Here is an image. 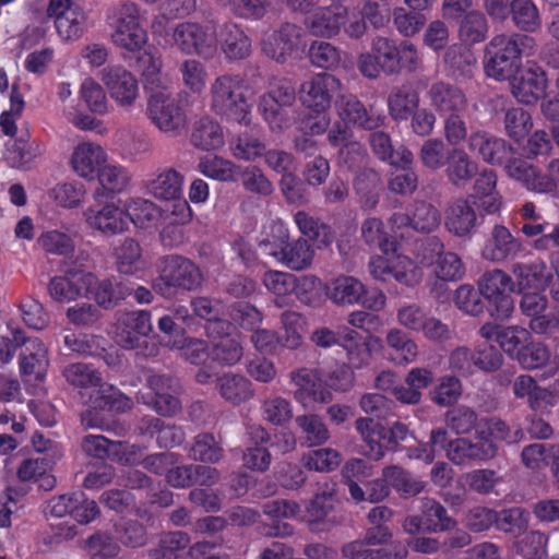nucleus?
I'll use <instances>...</instances> for the list:
<instances>
[{
  "instance_id": "obj_43",
  "label": "nucleus",
  "mask_w": 559,
  "mask_h": 559,
  "mask_svg": "<svg viewBox=\"0 0 559 559\" xmlns=\"http://www.w3.org/2000/svg\"><path fill=\"white\" fill-rule=\"evenodd\" d=\"M364 284L353 276H340L325 286V296L335 305L359 304Z\"/></svg>"
},
{
  "instance_id": "obj_45",
  "label": "nucleus",
  "mask_w": 559,
  "mask_h": 559,
  "mask_svg": "<svg viewBox=\"0 0 559 559\" xmlns=\"http://www.w3.org/2000/svg\"><path fill=\"white\" fill-rule=\"evenodd\" d=\"M342 347L346 350L352 369H360L371 362L372 350L370 343L355 330H344Z\"/></svg>"
},
{
  "instance_id": "obj_4",
  "label": "nucleus",
  "mask_w": 559,
  "mask_h": 559,
  "mask_svg": "<svg viewBox=\"0 0 559 559\" xmlns=\"http://www.w3.org/2000/svg\"><path fill=\"white\" fill-rule=\"evenodd\" d=\"M203 283L200 266L180 254H167L162 258L153 289L158 296L171 300L179 294L197 290Z\"/></svg>"
},
{
  "instance_id": "obj_39",
  "label": "nucleus",
  "mask_w": 559,
  "mask_h": 559,
  "mask_svg": "<svg viewBox=\"0 0 559 559\" xmlns=\"http://www.w3.org/2000/svg\"><path fill=\"white\" fill-rule=\"evenodd\" d=\"M32 347H24L19 357V369L22 376L43 380L47 373V347L39 338L31 341Z\"/></svg>"
},
{
  "instance_id": "obj_64",
  "label": "nucleus",
  "mask_w": 559,
  "mask_h": 559,
  "mask_svg": "<svg viewBox=\"0 0 559 559\" xmlns=\"http://www.w3.org/2000/svg\"><path fill=\"white\" fill-rule=\"evenodd\" d=\"M313 254L314 251L308 240L299 238L296 241L290 242L288 239L285 257L281 262L286 264L290 270L301 271L310 265Z\"/></svg>"
},
{
  "instance_id": "obj_48",
  "label": "nucleus",
  "mask_w": 559,
  "mask_h": 559,
  "mask_svg": "<svg viewBox=\"0 0 559 559\" xmlns=\"http://www.w3.org/2000/svg\"><path fill=\"white\" fill-rule=\"evenodd\" d=\"M477 433L496 445H498L499 442H507L508 444L519 442L520 438L523 436L521 429L512 431L506 421L496 417L481 418L477 426Z\"/></svg>"
},
{
  "instance_id": "obj_14",
  "label": "nucleus",
  "mask_w": 559,
  "mask_h": 559,
  "mask_svg": "<svg viewBox=\"0 0 559 559\" xmlns=\"http://www.w3.org/2000/svg\"><path fill=\"white\" fill-rule=\"evenodd\" d=\"M342 87L341 81L330 73H318L300 85L301 103L314 112H325L334 95Z\"/></svg>"
},
{
  "instance_id": "obj_17",
  "label": "nucleus",
  "mask_w": 559,
  "mask_h": 559,
  "mask_svg": "<svg viewBox=\"0 0 559 559\" xmlns=\"http://www.w3.org/2000/svg\"><path fill=\"white\" fill-rule=\"evenodd\" d=\"M100 81L107 87L110 97L120 106H131L138 97V81L123 67L104 68L100 71Z\"/></svg>"
},
{
  "instance_id": "obj_37",
  "label": "nucleus",
  "mask_w": 559,
  "mask_h": 559,
  "mask_svg": "<svg viewBox=\"0 0 559 559\" xmlns=\"http://www.w3.org/2000/svg\"><path fill=\"white\" fill-rule=\"evenodd\" d=\"M366 540H354L345 544L341 551L347 559H406L408 549L401 544L389 547L371 548Z\"/></svg>"
},
{
  "instance_id": "obj_2",
  "label": "nucleus",
  "mask_w": 559,
  "mask_h": 559,
  "mask_svg": "<svg viewBox=\"0 0 559 559\" xmlns=\"http://www.w3.org/2000/svg\"><path fill=\"white\" fill-rule=\"evenodd\" d=\"M536 41L525 33H500L485 48L484 67L497 81L514 79L523 69V57L534 53Z\"/></svg>"
},
{
  "instance_id": "obj_12",
  "label": "nucleus",
  "mask_w": 559,
  "mask_h": 559,
  "mask_svg": "<svg viewBox=\"0 0 559 559\" xmlns=\"http://www.w3.org/2000/svg\"><path fill=\"white\" fill-rule=\"evenodd\" d=\"M147 115L156 128L171 135L180 134L187 127V114L179 102L163 92L153 94L147 103Z\"/></svg>"
},
{
  "instance_id": "obj_28",
  "label": "nucleus",
  "mask_w": 559,
  "mask_h": 559,
  "mask_svg": "<svg viewBox=\"0 0 559 559\" xmlns=\"http://www.w3.org/2000/svg\"><path fill=\"white\" fill-rule=\"evenodd\" d=\"M444 166L449 183L457 189L466 188L478 173V164L460 147L448 151Z\"/></svg>"
},
{
  "instance_id": "obj_21",
  "label": "nucleus",
  "mask_w": 559,
  "mask_h": 559,
  "mask_svg": "<svg viewBox=\"0 0 559 559\" xmlns=\"http://www.w3.org/2000/svg\"><path fill=\"white\" fill-rule=\"evenodd\" d=\"M47 147L38 139H29V134H22L5 143V162L11 168L31 170L35 160L45 155Z\"/></svg>"
},
{
  "instance_id": "obj_13",
  "label": "nucleus",
  "mask_w": 559,
  "mask_h": 559,
  "mask_svg": "<svg viewBox=\"0 0 559 559\" xmlns=\"http://www.w3.org/2000/svg\"><path fill=\"white\" fill-rule=\"evenodd\" d=\"M147 384L154 396L146 403L157 415L173 417L179 413L181 409L179 395L182 392L179 378L173 374L156 373L148 377Z\"/></svg>"
},
{
  "instance_id": "obj_32",
  "label": "nucleus",
  "mask_w": 559,
  "mask_h": 559,
  "mask_svg": "<svg viewBox=\"0 0 559 559\" xmlns=\"http://www.w3.org/2000/svg\"><path fill=\"white\" fill-rule=\"evenodd\" d=\"M292 379L297 386L295 397L304 405L313 402L326 403L332 400L331 393L324 389L322 379L311 369L300 368L293 372Z\"/></svg>"
},
{
  "instance_id": "obj_22",
  "label": "nucleus",
  "mask_w": 559,
  "mask_h": 559,
  "mask_svg": "<svg viewBox=\"0 0 559 559\" xmlns=\"http://www.w3.org/2000/svg\"><path fill=\"white\" fill-rule=\"evenodd\" d=\"M524 252L523 243L503 225L496 224L483 249L486 260L501 262L514 259Z\"/></svg>"
},
{
  "instance_id": "obj_19",
  "label": "nucleus",
  "mask_w": 559,
  "mask_h": 559,
  "mask_svg": "<svg viewBox=\"0 0 559 559\" xmlns=\"http://www.w3.org/2000/svg\"><path fill=\"white\" fill-rule=\"evenodd\" d=\"M468 148L484 162L503 167L513 155H518L506 140L491 136L486 132H473L468 136Z\"/></svg>"
},
{
  "instance_id": "obj_56",
  "label": "nucleus",
  "mask_w": 559,
  "mask_h": 559,
  "mask_svg": "<svg viewBox=\"0 0 559 559\" xmlns=\"http://www.w3.org/2000/svg\"><path fill=\"white\" fill-rule=\"evenodd\" d=\"M413 230L418 233H431L440 226L441 215L432 203L425 200H416L412 205Z\"/></svg>"
},
{
  "instance_id": "obj_3",
  "label": "nucleus",
  "mask_w": 559,
  "mask_h": 559,
  "mask_svg": "<svg viewBox=\"0 0 559 559\" xmlns=\"http://www.w3.org/2000/svg\"><path fill=\"white\" fill-rule=\"evenodd\" d=\"M248 93L249 86L243 75H218L211 85V109L224 121L248 127L252 109Z\"/></svg>"
},
{
  "instance_id": "obj_42",
  "label": "nucleus",
  "mask_w": 559,
  "mask_h": 559,
  "mask_svg": "<svg viewBox=\"0 0 559 559\" xmlns=\"http://www.w3.org/2000/svg\"><path fill=\"white\" fill-rule=\"evenodd\" d=\"M132 294V287L117 278L98 281L92 289L96 304L105 309H114Z\"/></svg>"
},
{
  "instance_id": "obj_8",
  "label": "nucleus",
  "mask_w": 559,
  "mask_h": 559,
  "mask_svg": "<svg viewBox=\"0 0 559 559\" xmlns=\"http://www.w3.org/2000/svg\"><path fill=\"white\" fill-rule=\"evenodd\" d=\"M514 282L511 276L500 270L486 272L479 281V288L488 302L487 310L493 320H506L514 310V301L510 292Z\"/></svg>"
},
{
  "instance_id": "obj_7",
  "label": "nucleus",
  "mask_w": 559,
  "mask_h": 559,
  "mask_svg": "<svg viewBox=\"0 0 559 559\" xmlns=\"http://www.w3.org/2000/svg\"><path fill=\"white\" fill-rule=\"evenodd\" d=\"M215 31L202 23L185 21L178 23L171 31V38L166 45L177 47L185 55H197L211 59L216 51Z\"/></svg>"
},
{
  "instance_id": "obj_58",
  "label": "nucleus",
  "mask_w": 559,
  "mask_h": 559,
  "mask_svg": "<svg viewBox=\"0 0 559 559\" xmlns=\"http://www.w3.org/2000/svg\"><path fill=\"white\" fill-rule=\"evenodd\" d=\"M443 60L448 72L455 80H465L473 75L475 64L472 53L462 47H449Z\"/></svg>"
},
{
  "instance_id": "obj_30",
  "label": "nucleus",
  "mask_w": 559,
  "mask_h": 559,
  "mask_svg": "<svg viewBox=\"0 0 559 559\" xmlns=\"http://www.w3.org/2000/svg\"><path fill=\"white\" fill-rule=\"evenodd\" d=\"M218 43L222 52L229 61L243 60L251 53V38L237 23H226L219 31Z\"/></svg>"
},
{
  "instance_id": "obj_62",
  "label": "nucleus",
  "mask_w": 559,
  "mask_h": 559,
  "mask_svg": "<svg viewBox=\"0 0 559 559\" xmlns=\"http://www.w3.org/2000/svg\"><path fill=\"white\" fill-rule=\"evenodd\" d=\"M85 21L84 11L80 4H76L66 16H60L59 21H55L57 34L66 41L76 40L84 32Z\"/></svg>"
},
{
  "instance_id": "obj_53",
  "label": "nucleus",
  "mask_w": 559,
  "mask_h": 559,
  "mask_svg": "<svg viewBox=\"0 0 559 559\" xmlns=\"http://www.w3.org/2000/svg\"><path fill=\"white\" fill-rule=\"evenodd\" d=\"M223 448L211 432L194 436L188 456L204 463H216L223 456Z\"/></svg>"
},
{
  "instance_id": "obj_24",
  "label": "nucleus",
  "mask_w": 559,
  "mask_h": 559,
  "mask_svg": "<svg viewBox=\"0 0 559 559\" xmlns=\"http://www.w3.org/2000/svg\"><path fill=\"white\" fill-rule=\"evenodd\" d=\"M511 272L520 290H545L552 280L551 269L540 258L513 263Z\"/></svg>"
},
{
  "instance_id": "obj_40",
  "label": "nucleus",
  "mask_w": 559,
  "mask_h": 559,
  "mask_svg": "<svg viewBox=\"0 0 559 559\" xmlns=\"http://www.w3.org/2000/svg\"><path fill=\"white\" fill-rule=\"evenodd\" d=\"M361 236L367 246L379 249L384 255L395 254L400 250V242L390 236L381 218L370 217L361 225Z\"/></svg>"
},
{
  "instance_id": "obj_38",
  "label": "nucleus",
  "mask_w": 559,
  "mask_h": 559,
  "mask_svg": "<svg viewBox=\"0 0 559 559\" xmlns=\"http://www.w3.org/2000/svg\"><path fill=\"white\" fill-rule=\"evenodd\" d=\"M104 162V151L100 145L82 143L72 154V168L86 180H94Z\"/></svg>"
},
{
  "instance_id": "obj_49",
  "label": "nucleus",
  "mask_w": 559,
  "mask_h": 559,
  "mask_svg": "<svg viewBox=\"0 0 559 559\" xmlns=\"http://www.w3.org/2000/svg\"><path fill=\"white\" fill-rule=\"evenodd\" d=\"M294 293L300 304L316 308L324 302L326 287L317 276L302 275L296 276Z\"/></svg>"
},
{
  "instance_id": "obj_15",
  "label": "nucleus",
  "mask_w": 559,
  "mask_h": 559,
  "mask_svg": "<svg viewBox=\"0 0 559 559\" xmlns=\"http://www.w3.org/2000/svg\"><path fill=\"white\" fill-rule=\"evenodd\" d=\"M335 107L340 118L346 124L372 131L380 129L386 121L383 110L373 106L366 108L365 105L354 95H341L335 100Z\"/></svg>"
},
{
  "instance_id": "obj_34",
  "label": "nucleus",
  "mask_w": 559,
  "mask_h": 559,
  "mask_svg": "<svg viewBox=\"0 0 559 559\" xmlns=\"http://www.w3.org/2000/svg\"><path fill=\"white\" fill-rule=\"evenodd\" d=\"M369 136V143L372 153L382 162L391 166H409L413 163V154L405 145L393 147L391 136L383 132L372 130Z\"/></svg>"
},
{
  "instance_id": "obj_50",
  "label": "nucleus",
  "mask_w": 559,
  "mask_h": 559,
  "mask_svg": "<svg viewBox=\"0 0 559 559\" xmlns=\"http://www.w3.org/2000/svg\"><path fill=\"white\" fill-rule=\"evenodd\" d=\"M190 543L185 532H169L163 534L156 547L148 550L150 559H180L182 551Z\"/></svg>"
},
{
  "instance_id": "obj_31",
  "label": "nucleus",
  "mask_w": 559,
  "mask_h": 559,
  "mask_svg": "<svg viewBox=\"0 0 559 559\" xmlns=\"http://www.w3.org/2000/svg\"><path fill=\"white\" fill-rule=\"evenodd\" d=\"M512 80V94L520 103L534 105L545 96L548 80L540 69H528Z\"/></svg>"
},
{
  "instance_id": "obj_11",
  "label": "nucleus",
  "mask_w": 559,
  "mask_h": 559,
  "mask_svg": "<svg viewBox=\"0 0 559 559\" xmlns=\"http://www.w3.org/2000/svg\"><path fill=\"white\" fill-rule=\"evenodd\" d=\"M185 176L175 168H163L154 179L147 182V190L159 200H174L173 213L182 221H189L192 216L190 205L183 199Z\"/></svg>"
},
{
  "instance_id": "obj_59",
  "label": "nucleus",
  "mask_w": 559,
  "mask_h": 559,
  "mask_svg": "<svg viewBox=\"0 0 559 559\" xmlns=\"http://www.w3.org/2000/svg\"><path fill=\"white\" fill-rule=\"evenodd\" d=\"M47 459H24L17 466V478L21 483H36L41 479L44 481L41 487L51 489L56 484V479L47 475Z\"/></svg>"
},
{
  "instance_id": "obj_6",
  "label": "nucleus",
  "mask_w": 559,
  "mask_h": 559,
  "mask_svg": "<svg viewBox=\"0 0 559 559\" xmlns=\"http://www.w3.org/2000/svg\"><path fill=\"white\" fill-rule=\"evenodd\" d=\"M112 44L128 52H139L147 44V31L141 24L140 9L132 1H123L109 22Z\"/></svg>"
},
{
  "instance_id": "obj_27",
  "label": "nucleus",
  "mask_w": 559,
  "mask_h": 559,
  "mask_svg": "<svg viewBox=\"0 0 559 559\" xmlns=\"http://www.w3.org/2000/svg\"><path fill=\"white\" fill-rule=\"evenodd\" d=\"M263 513L271 520L265 534L273 537H288L294 535V525L283 521L297 516L300 506L289 500H272L263 504Z\"/></svg>"
},
{
  "instance_id": "obj_33",
  "label": "nucleus",
  "mask_w": 559,
  "mask_h": 559,
  "mask_svg": "<svg viewBox=\"0 0 559 559\" xmlns=\"http://www.w3.org/2000/svg\"><path fill=\"white\" fill-rule=\"evenodd\" d=\"M99 188L95 191L98 203L112 200L118 193L127 189L130 183V173L121 165H104L97 175Z\"/></svg>"
},
{
  "instance_id": "obj_63",
  "label": "nucleus",
  "mask_w": 559,
  "mask_h": 559,
  "mask_svg": "<svg viewBox=\"0 0 559 559\" xmlns=\"http://www.w3.org/2000/svg\"><path fill=\"white\" fill-rule=\"evenodd\" d=\"M454 305L469 316H479L486 305L481 289L469 284H463L454 293Z\"/></svg>"
},
{
  "instance_id": "obj_41",
  "label": "nucleus",
  "mask_w": 559,
  "mask_h": 559,
  "mask_svg": "<svg viewBox=\"0 0 559 559\" xmlns=\"http://www.w3.org/2000/svg\"><path fill=\"white\" fill-rule=\"evenodd\" d=\"M190 141L205 152L219 148L225 143L223 128L212 117H201L192 128Z\"/></svg>"
},
{
  "instance_id": "obj_9",
  "label": "nucleus",
  "mask_w": 559,
  "mask_h": 559,
  "mask_svg": "<svg viewBox=\"0 0 559 559\" xmlns=\"http://www.w3.org/2000/svg\"><path fill=\"white\" fill-rule=\"evenodd\" d=\"M305 29L300 25L286 22L265 35L262 50L269 58L283 64L305 49Z\"/></svg>"
},
{
  "instance_id": "obj_26",
  "label": "nucleus",
  "mask_w": 559,
  "mask_h": 559,
  "mask_svg": "<svg viewBox=\"0 0 559 559\" xmlns=\"http://www.w3.org/2000/svg\"><path fill=\"white\" fill-rule=\"evenodd\" d=\"M219 473L215 467L200 464H174L169 467L166 481L175 488H187L199 483L200 485H215Z\"/></svg>"
},
{
  "instance_id": "obj_5",
  "label": "nucleus",
  "mask_w": 559,
  "mask_h": 559,
  "mask_svg": "<svg viewBox=\"0 0 559 559\" xmlns=\"http://www.w3.org/2000/svg\"><path fill=\"white\" fill-rule=\"evenodd\" d=\"M355 429L362 439L364 453L372 460H381L386 451H399L401 442H406L413 433L408 425L397 420L389 429L372 418H358Z\"/></svg>"
},
{
  "instance_id": "obj_54",
  "label": "nucleus",
  "mask_w": 559,
  "mask_h": 559,
  "mask_svg": "<svg viewBox=\"0 0 559 559\" xmlns=\"http://www.w3.org/2000/svg\"><path fill=\"white\" fill-rule=\"evenodd\" d=\"M62 373L68 383L74 389L87 390L100 385L102 373L87 364H71L63 369Z\"/></svg>"
},
{
  "instance_id": "obj_36",
  "label": "nucleus",
  "mask_w": 559,
  "mask_h": 559,
  "mask_svg": "<svg viewBox=\"0 0 559 559\" xmlns=\"http://www.w3.org/2000/svg\"><path fill=\"white\" fill-rule=\"evenodd\" d=\"M219 396L233 405H240L254 395L252 382L240 373L226 372L216 379Z\"/></svg>"
},
{
  "instance_id": "obj_35",
  "label": "nucleus",
  "mask_w": 559,
  "mask_h": 559,
  "mask_svg": "<svg viewBox=\"0 0 559 559\" xmlns=\"http://www.w3.org/2000/svg\"><path fill=\"white\" fill-rule=\"evenodd\" d=\"M475 209L468 198L454 201L445 213V228L456 236L469 235L477 225Z\"/></svg>"
},
{
  "instance_id": "obj_18",
  "label": "nucleus",
  "mask_w": 559,
  "mask_h": 559,
  "mask_svg": "<svg viewBox=\"0 0 559 559\" xmlns=\"http://www.w3.org/2000/svg\"><path fill=\"white\" fill-rule=\"evenodd\" d=\"M473 192L467 199L479 211L481 216L497 214L502 204V198L497 191V176L493 169L485 168L474 177Z\"/></svg>"
},
{
  "instance_id": "obj_52",
  "label": "nucleus",
  "mask_w": 559,
  "mask_h": 559,
  "mask_svg": "<svg viewBox=\"0 0 559 559\" xmlns=\"http://www.w3.org/2000/svg\"><path fill=\"white\" fill-rule=\"evenodd\" d=\"M117 270L121 274L132 275L144 267L142 249L132 238L124 239L115 250Z\"/></svg>"
},
{
  "instance_id": "obj_47",
  "label": "nucleus",
  "mask_w": 559,
  "mask_h": 559,
  "mask_svg": "<svg viewBox=\"0 0 559 559\" xmlns=\"http://www.w3.org/2000/svg\"><path fill=\"white\" fill-rule=\"evenodd\" d=\"M389 355L397 365L412 364L417 357V344L401 330H391L385 336Z\"/></svg>"
},
{
  "instance_id": "obj_29",
  "label": "nucleus",
  "mask_w": 559,
  "mask_h": 559,
  "mask_svg": "<svg viewBox=\"0 0 559 559\" xmlns=\"http://www.w3.org/2000/svg\"><path fill=\"white\" fill-rule=\"evenodd\" d=\"M230 154L239 160L253 162L265 154V141L257 127L247 128L229 138Z\"/></svg>"
},
{
  "instance_id": "obj_44",
  "label": "nucleus",
  "mask_w": 559,
  "mask_h": 559,
  "mask_svg": "<svg viewBox=\"0 0 559 559\" xmlns=\"http://www.w3.org/2000/svg\"><path fill=\"white\" fill-rule=\"evenodd\" d=\"M419 107V94L412 85H402L391 92L388 108L394 121H407Z\"/></svg>"
},
{
  "instance_id": "obj_60",
  "label": "nucleus",
  "mask_w": 559,
  "mask_h": 559,
  "mask_svg": "<svg viewBox=\"0 0 559 559\" xmlns=\"http://www.w3.org/2000/svg\"><path fill=\"white\" fill-rule=\"evenodd\" d=\"M116 538L131 548L142 547L147 542L145 525L138 520L121 519L114 524Z\"/></svg>"
},
{
  "instance_id": "obj_55",
  "label": "nucleus",
  "mask_w": 559,
  "mask_h": 559,
  "mask_svg": "<svg viewBox=\"0 0 559 559\" xmlns=\"http://www.w3.org/2000/svg\"><path fill=\"white\" fill-rule=\"evenodd\" d=\"M296 276L289 273L269 271L264 274L263 284L275 295V305L283 308L288 305L294 293Z\"/></svg>"
},
{
  "instance_id": "obj_1",
  "label": "nucleus",
  "mask_w": 559,
  "mask_h": 559,
  "mask_svg": "<svg viewBox=\"0 0 559 559\" xmlns=\"http://www.w3.org/2000/svg\"><path fill=\"white\" fill-rule=\"evenodd\" d=\"M420 66L418 51L411 41L397 43L386 37L374 38L371 51L361 55L358 60L360 73L369 79H376L380 73L385 75H394L403 71L414 73Z\"/></svg>"
},
{
  "instance_id": "obj_51",
  "label": "nucleus",
  "mask_w": 559,
  "mask_h": 559,
  "mask_svg": "<svg viewBox=\"0 0 559 559\" xmlns=\"http://www.w3.org/2000/svg\"><path fill=\"white\" fill-rule=\"evenodd\" d=\"M198 167L203 175L221 182H236L241 173L240 166L218 156L201 158Z\"/></svg>"
},
{
  "instance_id": "obj_16",
  "label": "nucleus",
  "mask_w": 559,
  "mask_h": 559,
  "mask_svg": "<svg viewBox=\"0 0 559 559\" xmlns=\"http://www.w3.org/2000/svg\"><path fill=\"white\" fill-rule=\"evenodd\" d=\"M426 97L440 118L453 112H468V98L456 84L437 81L429 86Z\"/></svg>"
},
{
  "instance_id": "obj_20",
  "label": "nucleus",
  "mask_w": 559,
  "mask_h": 559,
  "mask_svg": "<svg viewBox=\"0 0 559 559\" xmlns=\"http://www.w3.org/2000/svg\"><path fill=\"white\" fill-rule=\"evenodd\" d=\"M100 207H92L87 213L86 222L90 227L102 231L106 236L121 234L129 229L132 218L129 213L112 202L103 201Z\"/></svg>"
},
{
  "instance_id": "obj_61",
  "label": "nucleus",
  "mask_w": 559,
  "mask_h": 559,
  "mask_svg": "<svg viewBox=\"0 0 559 559\" xmlns=\"http://www.w3.org/2000/svg\"><path fill=\"white\" fill-rule=\"evenodd\" d=\"M510 10L513 23L522 31L534 32L539 27V13L533 0H512Z\"/></svg>"
},
{
  "instance_id": "obj_46",
  "label": "nucleus",
  "mask_w": 559,
  "mask_h": 559,
  "mask_svg": "<svg viewBox=\"0 0 559 559\" xmlns=\"http://www.w3.org/2000/svg\"><path fill=\"white\" fill-rule=\"evenodd\" d=\"M294 219L299 231L316 242L319 249L326 248L333 242L334 234L329 225L302 211L297 212Z\"/></svg>"
},
{
  "instance_id": "obj_25",
  "label": "nucleus",
  "mask_w": 559,
  "mask_h": 559,
  "mask_svg": "<svg viewBox=\"0 0 559 559\" xmlns=\"http://www.w3.org/2000/svg\"><path fill=\"white\" fill-rule=\"evenodd\" d=\"M548 298L539 292L523 293L520 304L522 314L528 318L530 330L539 335L552 333L555 321L549 319Z\"/></svg>"
},
{
  "instance_id": "obj_23",
  "label": "nucleus",
  "mask_w": 559,
  "mask_h": 559,
  "mask_svg": "<svg viewBox=\"0 0 559 559\" xmlns=\"http://www.w3.org/2000/svg\"><path fill=\"white\" fill-rule=\"evenodd\" d=\"M348 20V9L343 4H329L314 11L307 25L317 37L332 38L340 33Z\"/></svg>"
},
{
  "instance_id": "obj_10",
  "label": "nucleus",
  "mask_w": 559,
  "mask_h": 559,
  "mask_svg": "<svg viewBox=\"0 0 559 559\" xmlns=\"http://www.w3.org/2000/svg\"><path fill=\"white\" fill-rule=\"evenodd\" d=\"M369 271L377 281L389 282L394 280L405 286H414L421 278V272L415 262L409 257L397 254V252L371 258Z\"/></svg>"
},
{
  "instance_id": "obj_57",
  "label": "nucleus",
  "mask_w": 559,
  "mask_h": 559,
  "mask_svg": "<svg viewBox=\"0 0 559 559\" xmlns=\"http://www.w3.org/2000/svg\"><path fill=\"white\" fill-rule=\"evenodd\" d=\"M382 476L389 481L390 489L393 488L404 497H412L419 493L424 485L420 480L399 465H389L382 468Z\"/></svg>"
}]
</instances>
